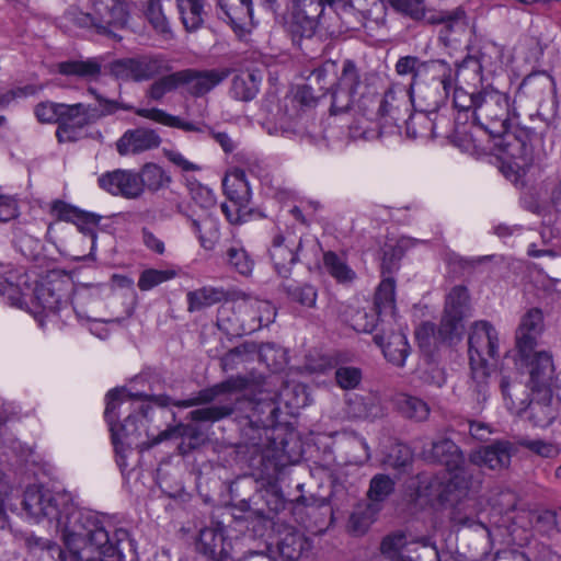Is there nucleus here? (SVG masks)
I'll use <instances>...</instances> for the list:
<instances>
[{
    "instance_id": "58836bf2",
    "label": "nucleus",
    "mask_w": 561,
    "mask_h": 561,
    "mask_svg": "<svg viewBox=\"0 0 561 561\" xmlns=\"http://www.w3.org/2000/svg\"><path fill=\"white\" fill-rule=\"evenodd\" d=\"M408 541L402 533L386 536L380 545V556L376 561H405L402 554Z\"/></svg>"
},
{
    "instance_id": "c756f323",
    "label": "nucleus",
    "mask_w": 561,
    "mask_h": 561,
    "mask_svg": "<svg viewBox=\"0 0 561 561\" xmlns=\"http://www.w3.org/2000/svg\"><path fill=\"white\" fill-rule=\"evenodd\" d=\"M374 341L382 348V353L388 362L398 367L404 366L410 346L407 336L403 333H391L388 336L387 342H383L382 336L375 335Z\"/></svg>"
},
{
    "instance_id": "3c124183",
    "label": "nucleus",
    "mask_w": 561,
    "mask_h": 561,
    "mask_svg": "<svg viewBox=\"0 0 561 561\" xmlns=\"http://www.w3.org/2000/svg\"><path fill=\"white\" fill-rule=\"evenodd\" d=\"M138 421L139 417L137 415H129L121 425L119 431H116L114 427L111 428L113 444L117 454H122L124 451V439H129L133 436H139L137 426Z\"/></svg>"
},
{
    "instance_id": "9b49d317",
    "label": "nucleus",
    "mask_w": 561,
    "mask_h": 561,
    "mask_svg": "<svg viewBox=\"0 0 561 561\" xmlns=\"http://www.w3.org/2000/svg\"><path fill=\"white\" fill-rule=\"evenodd\" d=\"M163 68L164 59L160 56H138L113 61L110 71L117 79L141 82L160 75Z\"/></svg>"
},
{
    "instance_id": "680f3d73",
    "label": "nucleus",
    "mask_w": 561,
    "mask_h": 561,
    "mask_svg": "<svg viewBox=\"0 0 561 561\" xmlns=\"http://www.w3.org/2000/svg\"><path fill=\"white\" fill-rule=\"evenodd\" d=\"M362 378V373L355 367H340L335 371V379L337 385L343 389L355 388Z\"/></svg>"
},
{
    "instance_id": "c9c22d12",
    "label": "nucleus",
    "mask_w": 561,
    "mask_h": 561,
    "mask_svg": "<svg viewBox=\"0 0 561 561\" xmlns=\"http://www.w3.org/2000/svg\"><path fill=\"white\" fill-rule=\"evenodd\" d=\"M187 187L192 203L198 208V214L216 213L217 201L213 190L195 181L188 182Z\"/></svg>"
},
{
    "instance_id": "f704fd0d",
    "label": "nucleus",
    "mask_w": 561,
    "mask_h": 561,
    "mask_svg": "<svg viewBox=\"0 0 561 561\" xmlns=\"http://www.w3.org/2000/svg\"><path fill=\"white\" fill-rule=\"evenodd\" d=\"M137 174L141 183V195L145 188L157 192L167 187L171 182V176L156 163H146Z\"/></svg>"
},
{
    "instance_id": "774afa93",
    "label": "nucleus",
    "mask_w": 561,
    "mask_h": 561,
    "mask_svg": "<svg viewBox=\"0 0 561 561\" xmlns=\"http://www.w3.org/2000/svg\"><path fill=\"white\" fill-rule=\"evenodd\" d=\"M542 313L538 309L529 310L520 320L518 328L540 334L542 331Z\"/></svg>"
},
{
    "instance_id": "052dcab7",
    "label": "nucleus",
    "mask_w": 561,
    "mask_h": 561,
    "mask_svg": "<svg viewBox=\"0 0 561 561\" xmlns=\"http://www.w3.org/2000/svg\"><path fill=\"white\" fill-rule=\"evenodd\" d=\"M99 221L100 217L98 215L79 209L72 224H75L81 232L90 236L94 240L95 228L98 227Z\"/></svg>"
},
{
    "instance_id": "a18cd8bd",
    "label": "nucleus",
    "mask_w": 561,
    "mask_h": 561,
    "mask_svg": "<svg viewBox=\"0 0 561 561\" xmlns=\"http://www.w3.org/2000/svg\"><path fill=\"white\" fill-rule=\"evenodd\" d=\"M463 18L465 12L460 9H456L451 12H442L434 20V22L440 23L443 25L439 32V36L445 43L451 41L450 35L453 33H457L463 28Z\"/></svg>"
},
{
    "instance_id": "69168bd1",
    "label": "nucleus",
    "mask_w": 561,
    "mask_h": 561,
    "mask_svg": "<svg viewBox=\"0 0 561 561\" xmlns=\"http://www.w3.org/2000/svg\"><path fill=\"white\" fill-rule=\"evenodd\" d=\"M79 209L62 201H54L50 204L49 213L53 217L60 221L72 222Z\"/></svg>"
},
{
    "instance_id": "412c9836",
    "label": "nucleus",
    "mask_w": 561,
    "mask_h": 561,
    "mask_svg": "<svg viewBox=\"0 0 561 561\" xmlns=\"http://www.w3.org/2000/svg\"><path fill=\"white\" fill-rule=\"evenodd\" d=\"M196 549L211 561H234L231 543L226 541L225 529L219 524L199 531Z\"/></svg>"
},
{
    "instance_id": "5701e85b",
    "label": "nucleus",
    "mask_w": 561,
    "mask_h": 561,
    "mask_svg": "<svg viewBox=\"0 0 561 561\" xmlns=\"http://www.w3.org/2000/svg\"><path fill=\"white\" fill-rule=\"evenodd\" d=\"M161 138L156 130L145 127L126 130L116 141L119 156H135L158 148Z\"/></svg>"
},
{
    "instance_id": "bb28decb",
    "label": "nucleus",
    "mask_w": 561,
    "mask_h": 561,
    "mask_svg": "<svg viewBox=\"0 0 561 561\" xmlns=\"http://www.w3.org/2000/svg\"><path fill=\"white\" fill-rule=\"evenodd\" d=\"M56 70L62 76L96 81L102 75V62L99 58L71 59L58 62Z\"/></svg>"
},
{
    "instance_id": "4468645a",
    "label": "nucleus",
    "mask_w": 561,
    "mask_h": 561,
    "mask_svg": "<svg viewBox=\"0 0 561 561\" xmlns=\"http://www.w3.org/2000/svg\"><path fill=\"white\" fill-rule=\"evenodd\" d=\"M302 239L294 231H285L275 234L270 249V256L274 268L282 277H287L294 264L298 261V252L301 249Z\"/></svg>"
},
{
    "instance_id": "a878e982",
    "label": "nucleus",
    "mask_w": 561,
    "mask_h": 561,
    "mask_svg": "<svg viewBox=\"0 0 561 561\" xmlns=\"http://www.w3.org/2000/svg\"><path fill=\"white\" fill-rule=\"evenodd\" d=\"M499 137L502 138L500 146L502 147L503 154L515 168L524 170L531 164L534 150L526 139L510 133V130Z\"/></svg>"
},
{
    "instance_id": "13d9d810",
    "label": "nucleus",
    "mask_w": 561,
    "mask_h": 561,
    "mask_svg": "<svg viewBox=\"0 0 561 561\" xmlns=\"http://www.w3.org/2000/svg\"><path fill=\"white\" fill-rule=\"evenodd\" d=\"M540 334H533L531 331H526L522 328L516 330V347L524 358H528L534 354L537 345V340Z\"/></svg>"
},
{
    "instance_id": "f8f14e48",
    "label": "nucleus",
    "mask_w": 561,
    "mask_h": 561,
    "mask_svg": "<svg viewBox=\"0 0 561 561\" xmlns=\"http://www.w3.org/2000/svg\"><path fill=\"white\" fill-rule=\"evenodd\" d=\"M95 108L83 103L64 104L56 137L59 142H73L80 138L81 130L98 119Z\"/></svg>"
},
{
    "instance_id": "9d476101",
    "label": "nucleus",
    "mask_w": 561,
    "mask_h": 561,
    "mask_svg": "<svg viewBox=\"0 0 561 561\" xmlns=\"http://www.w3.org/2000/svg\"><path fill=\"white\" fill-rule=\"evenodd\" d=\"M504 49L502 46L493 43H484L477 56H468L460 64L457 78L467 82L473 80V85L481 83L482 72L490 75L496 73L503 67Z\"/></svg>"
},
{
    "instance_id": "423d86ee",
    "label": "nucleus",
    "mask_w": 561,
    "mask_h": 561,
    "mask_svg": "<svg viewBox=\"0 0 561 561\" xmlns=\"http://www.w3.org/2000/svg\"><path fill=\"white\" fill-rule=\"evenodd\" d=\"M237 309L240 314L248 317L241 324H234L226 316L227 309L221 308L218 316V325L232 335H243L260 330L262 327L272 323L276 316L274 306L267 300L248 297L238 302Z\"/></svg>"
},
{
    "instance_id": "393cba45",
    "label": "nucleus",
    "mask_w": 561,
    "mask_h": 561,
    "mask_svg": "<svg viewBox=\"0 0 561 561\" xmlns=\"http://www.w3.org/2000/svg\"><path fill=\"white\" fill-rule=\"evenodd\" d=\"M512 450L508 442H496L470 454L469 462L479 468L501 470L511 463Z\"/></svg>"
},
{
    "instance_id": "1a4fd4ad",
    "label": "nucleus",
    "mask_w": 561,
    "mask_h": 561,
    "mask_svg": "<svg viewBox=\"0 0 561 561\" xmlns=\"http://www.w3.org/2000/svg\"><path fill=\"white\" fill-rule=\"evenodd\" d=\"M88 92L94 96V99L98 101L101 111L99 112L95 108V114L99 115L98 118L102 116H107L116 113L119 110L123 111H134L136 115L147 118L149 121H152L154 123L168 126V127H174L180 128L186 131H194L198 128L190 122H184L178 116H173L165 111L157 107L151 108H134L129 104L122 103L116 100H110L104 98L102 94H100L96 89L89 88Z\"/></svg>"
},
{
    "instance_id": "20e7f679",
    "label": "nucleus",
    "mask_w": 561,
    "mask_h": 561,
    "mask_svg": "<svg viewBox=\"0 0 561 561\" xmlns=\"http://www.w3.org/2000/svg\"><path fill=\"white\" fill-rule=\"evenodd\" d=\"M131 12V2L126 0H111V3L98 2L93 13H84L78 18V24L92 28L96 34L121 41L118 31L128 26Z\"/></svg>"
},
{
    "instance_id": "dca6fc26",
    "label": "nucleus",
    "mask_w": 561,
    "mask_h": 561,
    "mask_svg": "<svg viewBox=\"0 0 561 561\" xmlns=\"http://www.w3.org/2000/svg\"><path fill=\"white\" fill-rule=\"evenodd\" d=\"M528 388L531 392H552L556 374L552 355L549 352H535L528 358Z\"/></svg>"
},
{
    "instance_id": "bf43d9fd",
    "label": "nucleus",
    "mask_w": 561,
    "mask_h": 561,
    "mask_svg": "<svg viewBox=\"0 0 561 561\" xmlns=\"http://www.w3.org/2000/svg\"><path fill=\"white\" fill-rule=\"evenodd\" d=\"M412 455L410 448L402 444L392 446L385 462L392 468H403L411 462Z\"/></svg>"
},
{
    "instance_id": "cd10ccee",
    "label": "nucleus",
    "mask_w": 561,
    "mask_h": 561,
    "mask_svg": "<svg viewBox=\"0 0 561 561\" xmlns=\"http://www.w3.org/2000/svg\"><path fill=\"white\" fill-rule=\"evenodd\" d=\"M245 387L247 380L244 378L232 377L210 388L201 390L195 398L176 403V405L182 408H190L197 404L209 403L220 394L241 391Z\"/></svg>"
},
{
    "instance_id": "ea45409f",
    "label": "nucleus",
    "mask_w": 561,
    "mask_h": 561,
    "mask_svg": "<svg viewBox=\"0 0 561 561\" xmlns=\"http://www.w3.org/2000/svg\"><path fill=\"white\" fill-rule=\"evenodd\" d=\"M517 445L543 459H554L561 453V447L558 443L541 438L523 437L517 440Z\"/></svg>"
},
{
    "instance_id": "f3484780",
    "label": "nucleus",
    "mask_w": 561,
    "mask_h": 561,
    "mask_svg": "<svg viewBox=\"0 0 561 561\" xmlns=\"http://www.w3.org/2000/svg\"><path fill=\"white\" fill-rule=\"evenodd\" d=\"M179 213L183 214L198 240L199 245L206 251H213L220 241V225L215 214H198L197 209L184 211L181 206Z\"/></svg>"
},
{
    "instance_id": "7ed1b4c3",
    "label": "nucleus",
    "mask_w": 561,
    "mask_h": 561,
    "mask_svg": "<svg viewBox=\"0 0 561 561\" xmlns=\"http://www.w3.org/2000/svg\"><path fill=\"white\" fill-rule=\"evenodd\" d=\"M423 456L446 467L448 478L442 493L446 499L461 497L473 488L474 482L479 483L470 466L466 465L462 451L450 439L433 442L430 449L423 451Z\"/></svg>"
},
{
    "instance_id": "f03ea898",
    "label": "nucleus",
    "mask_w": 561,
    "mask_h": 561,
    "mask_svg": "<svg viewBox=\"0 0 561 561\" xmlns=\"http://www.w3.org/2000/svg\"><path fill=\"white\" fill-rule=\"evenodd\" d=\"M369 80L370 76L363 73L353 60H344L331 88V114L353 112L366 115L374 94Z\"/></svg>"
},
{
    "instance_id": "2f4dec72",
    "label": "nucleus",
    "mask_w": 561,
    "mask_h": 561,
    "mask_svg": "<svg viewBox=\"0 0 561 561\" xmlns=\"http://www.w3.org/2000/svg\"><path fill=\"white\" fill-rule=\"evenodd\" d=\"M227 298L222 288L204 286L186 294L187 311L196 312L217 305Z\"/></svg>"
},
{
    "instance_id": "aec40b11",
    "label": "nucleus",
    "mask_w": 561,
    "mask_h": 561,
    "mask_svg": "<svg viewBox=\"0 0 561 561\" xmlns=\"http://www.w3.org/2000/svg\"><path fill=\"white\" fill-rule=\"evenodd\" d=\"M422 68L438 75L439 83L447 95L453 82V70L446 62L440 60L423 62L415 56H404L400 57L394 66L396 72L399 76H412L410 85L415 84L416 77Z\"/></svg>"
},
{
    "instance_id": "2eb2a0df",
    "label": "nucleus",
    "mask_w": 561,
    "mask_h": 561,
    "mask_svg": "<svg viewBox=\"0 0 561 561\" xmlns=\"http://www.w3.org/2000/svg\"><path fill=\"white\" fill-rule=\"evenodd\" d=\"M68 298L66 296L62 283L60 282H41L36 284L27 306L35 317L49 313H56L65 305Z\"/></svg>"
},
{
    "instance_id": "c03bdc74",
    "label": "nucleus",
    "mask_w": 561,
    "mask_h": 561,
    "mask_svg": "<svg viewBox=\"0 0 561 561\" xmlns=\"http://www.w3.org/2000/svg\"><path fill=\"white\" fill-rule=\"evenodd\" d=\"M185 77L180 71L164 76L156 80L147 90L146 95L154 101H160L167 93L183 87Z\"/></svg>"
},
{
    "instance_id": "6ab92c4d",
    "label": "nucleus",
    "mask_w": 561,
    "mask_h": 561,
    "mask_svg": "<svg viewBox=\"0 0 561 561\" xmlns=\"http://www.w3.org/2000/svg\"><path fill=\"white\" fill-rule=\"evenodd\" d=\"M98 183L101 188L114 196L127 199H136L141 196V183L139 175L125 169H117L102 174Z\"/></svg>"
},
{
    "instance_id": "0eeeda50",
    "label": "nucleus",
    "mask_w": 561,
    "mask_h": 561,
    "mask_svg": "<svg viewBox=\"0 0 561 561\" xmlns=\"http://www.w3.org/2000/svg\"><path fill=\"white\" fill-rule=\"evenodd\" d=\"M468 344L472 375L474 378L484 379L489 374V362L497 355V332L488 321H478L471 327Z\"/></svg>"
},
{
    "instance_id": "4d7b16f0",
    "label": "nucleus",
    "mask_w": 561,
    "mask_h": 561,
    "mask_svg": "<svg viewBox=\"0 0 561 561\" xmlns=\"http://www.w3.org/2000/svg\"><path fill=\"white\" fill-rule=\"evenodd\" d=\"M288 295L293 300L308 308H312L316 306L318 296L317 289L309 284L296 286L294 288H288Z\"/></svg>"
},
{
    "instance_id": "e2e57ef3",
    "label": "nucleus",
    "mask_w": 561,
    "mask_h": 561,
    "mask_svg": "<svg viewBox=\"0 0 561 561\" xmlns=\"http://www.w3.org/2000/svg\"><path fill=\"white\" fill-rule=\"evenodd\" d=\"M294 3L297 12L320 16L323 12L324 5H332L334 0H294Z\"/></svg>"
},
{
    "instance_id": "4c0bfd02",
    "label": "nucleus",
    "mask_w": 561,
    "mask_h": 561,
    "mask_svg": "<svg viewBox=\"0 0 561 561\" xmlns=\"http://www.w3.org/2000/svg\"><path fill=\"white\" fill-rule=\"evenodd\" d=\"M323 265L325 271L337 283H351L355 279V272L346 264V262L334 252H327L323 255Z\"/></svg>"
},
{
    "instance_id": "4be33fe9",
    "label": "nucleus",
    "mask_w": 561,
    "mask_h": 561,
    "mask_svg": "<svg viewBox=\"0 0 561 561\" xmlns=\"http://www.w3.org/2000/svg\"><path fill=\"white\" fill-rule=\"evenodd\" d=\"M0 272L3 273L0 278V302L18 308L27 307V276L4 265H0Z\"/></svg>"
},
{
    "instance_id": "39448f33",
    "label": "nucleus",
    "mask_w": 561,
    "mask_h": 561,
    "mask_svg": "<svg viewBox=\"0 0 561 561\" xmlns=\"http://www.w3.org/2000/svg\"><path fill=\"white\" fill-rule=\"evenodd\" d=\"M476 107V122L491 136H503L511 129L510 99L493 88L480 91Z\"/></svg>"
},
{
    "instance_id": "603ef678",
    "label": "nucleus",
    "mask_w": 561,
    "mask_h": 561,
    "mask_svg": "<svg viewBox=\"0 0 561 561\" xmlns=\"http://www.w3.org/2000/svg\"><path fill=\"white\" fill-rule=\"evenodd\" d=\"M318 16L311 14H301L296 12L295 22L291 24V34L294 41L311 38L318 26Z\"/></svg>"
},
{
    "instance_id": "09e8293b",
    "label": "nucleus",
    "mask_w": 561,
    "mask_h": 561,
    "mask_svg": "<svg viewBox=\"0 0 561 561\" xmlns=\"http://www.w3.org/2000/svg\"><path fill=\"white\" fill-rule=\"evenodd\" d=\"M394 490L393 480L386 474H376L369 483L367 496L371 502L385 501Z\"/></svg>"
},
{
    "instance_id": "e433bc0d",
    "label": "nucleus",
    "mask_w": 561,
    "mask_h": 561,
    "mask_svg": "<svg viewBox=\"0 0 561 561\" xmlns=\"http://www.w3.org/2000/svg\"><path fill=\"white\" fill-rule=\"evenodd\" d=\"M397 407L403 416L416 422L427 420L431 411L425 401L408 394H401L398 397Z\"/></svg>"
},
{
    "instance_id": "ddd939ff",
    "label": "nucleus",
    "mask_w": 561,
    "mask_h": 561,
    "mask_svg": "<svg viewBox=\"0 0 561 561\" xmlns=\"http://www.w3.org/2000/svg\"><path fill=\"white\" fill-rule=\"evenodd\" d=\"M468 307L469 295L467 288L461 285L451 288L446 296L444 314L438 328V334L443 340H449L458 333Z\"/></svg>"
},
{
    "instance_id": "338daca9",
    "label": "nucleus",
    "mask_w": 561,
    "mask_h": 561,
    "mask_svg": "<svg viewBox=\"0 0 561 561\" xmlns=\"http://www.w3.org/2000/svg\"><path fill=\"white\" fill-rule=\"evenodd\" d=\"M165 158L183 172L199 171L201 167L184 157L181 152L172 149H164Z\"/></svg>"
},
{
    "instance_id": "864d4df0",
    "label": "nucleus",
    "mask_w": 561,
    "mask_h": 561,
    "mask_svg": "<svg viewBox=\"0 0 561 561\" xmlns=\"http://www.w3.org/2000/svg\"><path fill=\"white\" fill-rule=\"evenodd\" d=\"M145 15L157 32L162 34L170 32L168 20L162 10L161 0H148Z\"/></svg>"
},
{
    "instance_id": "79ce46f5",
    "label": "nucleus",
    "mask_w": 561,
    "mask_h": 561,
    "mask_svg": "<svg viewBox=\"0 0 561 561\" xmlns=\"http://www.w3.org/2000/svg\"><path fill=\"white\" fill-rule=\"evenodd\" d=\"M459 85L455 88L454 91V104L457 108L461 111L473 110V115L476 114V107L478 105V99H480V92H476L473 88V80L468 79L467 82L460 81L458 79Z\"/></svg>"
},
{
    "instance_id": "6e6d98bb",
    "label": "nucleus",
    "mask_w": 561,
    "mask_h": 561,
    "mask_svg": "<svg viewBox=\"0 0 561 561\" xmlns=\"http://www.w3.org/2000/svg\"><path fill=\"white\" fill-rule=\"evenodd\" d=\"M62 103L44 101L35 105L34 115L41 124L58 123Z\"/></svg>"
},
{
    "instance_id": "37998d69",
    "label": "nucleus",
    "mask_w": 561,
    "mask_h": 561,
    "mask_svg": "<svg viewBox=\"0 0 561 561\" xmlns=\"http://www.w3.org/2000/svg\"><path fill=\"white\" fill-rule=\"evenodd\" d=\"M236 100L250 101L259 92V81L253 73H242L233 78L230 89Z\"/></svg>"
},
{
    "instance_id": "f257e3e1",
    "label": "nucleus",
    "mask_w": 561,
    "mask_h": 561,
    "mask_svg": "<svg viewBox=\"0 0 561 561\" xmlns=\"http://www.w3.org/2000/svg\"><path fill=\"white\" fill-rule=\"evenodd\" d=\"M23 508L30 519H47L61 534L65 549L59 550L60 561H119L104 522L93 512L79 508L69 492L28 486Z\"/></svg>"
},
{
    "instance_id": "a19ab883",
    "label": "nucleus",
    "mask_w": 561,
    "mask_h": 561,
    "mask_svg": "<svg viewBox=\"0 0 561 561\" xmlns=\"http://www.w3.org/2000/svg\"><path fill=\"white\" fill-rule=\"evenodd\" d=\"M375 307L378 313L390 312L396 310V284L391 277H385L375 295Z\"/></svg>"
},
{
    "instance_id": "6e6552de",
    "label": "nucleus",
    "mask_w": 561,
    "mask_h": 561,
    "mask_svg": "<svg viewBox=\"0 0 561 561\" xmlns=\"http://www.w3.org/2000/svg\"><path fill=\"white\" fill-rule=\"evenodd\" d=\"M413 84L392 83L379 100L376 118L382 126L399 127L412 116Z\"/></svg>"
},
{
    "instance_id": "de8ad7c7",
    "label": "nucleus",
    "mask_w": 561,
    "mask_h": 561,
    "mask_svg": "<svg viewBox=\"0 0 561 561\" xmlns=\"http://www.w3.org/2000/svg\"><path fill=\"white\" fill-rule=\"evenodd\" d=\"M227 262L243 276L251 275L254 267V261L243 248L230 247L227 250Z\"/></svg>"
},
{
    "instance_id": "72a5a7b5",
    "label": "nucleus",
    "mask_w": 561,
    "mask_h": 561,
    "mask_svg": "<svg viewBox=\"0 0 561 561\" xmlns=\"http://www.w3.org/2000/svg\"><path fill=\"white\" fill-rule=\"evenodd\" d=\"M176 5L186 31L193 32L203 25L205 0H176Z\"/></svg>"
},
{
    "instance_id": "473e14b6",
    "label": "nucleus",
    "mask_w": 561,
    "mask_h": 561,
    "mask_svg": "<svg viewBox=\"0 0 561 561\" xmlns=\"http://www.w3.org/2000/svg\"><path fill=\"white\" fill-rule=\"evenodd\" d=\"M501 390L505 404L512 413L520 415L527 411L529 400L522 382L503 377L501 380Z\"/></svg>"
},
{
    "instance_id": "5fc2aeb1",
    "label": "nucleus",
    "mask_w": 561,
    "mask_h": 561,
    "mask_svg": "<svg viewBox=\"0 0 561 561\" xmlns=\"http://www.w3.org/2000/svg\"><path fill=\"white\" fill-rule=\"evenodd\" d=\"M305 545L306 540L301 535L288 534L282 539L279 543V551L284 558L288 560H297L300 558Z\"/></svg>"
},
{
    "instance_id": "a211bd4d",
    "label": "nucleus",
    "mask_w": 561,
    "mask_h": 561,
    "mask_svg": "<svg viewBox=\"0 0 561 561\" xmlns=\"http://www.w3.org/2000/svg\"><path fill=\"white\" fill-rule=\"evenodd\" d=\"M561 399L552 392H531L527 405V420L534 427L547 428L559 416Z\"/></svg>"
},
{
    "instance_id": "0e129e2a",
    "label": "nucleus",
    "mask_w": 561,
    "mask_h": 561,
    "mask_svg": "<svg viewBox=\"0 0 561 561\" xmlns=\"http://www.w3.org/2000/svg\"><path fill=\"white\" fill-rule=\"evenodd\" d=\"M377 320L375 313L359 310L352 317V327L357 332L370 333L376 328Z\"/></svg>"
},
{
    "instance_id": "7c9ffc66",
    "label": "nucleus",
    "mask_w": 561,
    "mask_h": 561,
    "mask_svg": "<svg viewBox=\"0 0 561 561\" xmlns=\"http://www.w3.org/2000/svg\"><path fill=\"white\" fill-rule=\"evenodd\" d=\"M222 186L230 202L244 206L249 205L251 188L243 170L234 169L229 172L222 181Z\"/></svg>"
},
{
    "instance_id": "c85d7f7f",
    "label": "nucleus",
    "mask_w": 561,
    "mask_h": 561,
    "mask_svg": "<svg viewBox=\"0 0 561 561\" xmlns=\"http://www.w3.org/2000/svg\"><path fill=\"white\" fill-rule=\"evenodd\" d=\"M219 7L236 31H248L254 24L251 0H219Z\"/></svg>"
},
{
    "instance_id": "49530a36",
    "label": "nucleus",
    "mask_w": 561,
    "mask_h": 561,
    "mask_svg": "<svg viewBox=\"0 0 561 561\" xmlns=\"http://www.w3.org/2000/svg\"><path fill=\"white\" fill-rule=\"evenodd\" d=\"M234 411L232 404L210 405L190 412V417L195 422H217L229 415Z\"/></svg>"
},
{
    "instance_id": "8fccbe9b",
    "label": "nucleus",
    "mask_w": 561,
    "mask_h": 561,
    "mask_svg": "<svg viewBox=\"0 0 561 561\" xmlns=\"http://www.w3.org/2000/svg\"><path fill=\"white\" fill-rule=\"evenodd\" d=\"M176 273L173 270L148 268L140 274L137 285L141 291H147L164 282L173 279Z\"/></svg>"
},
{
    "instance_id": "b1692460",
    "label": "nucleus",
    "mask_w": 561,
    "mask_h": 561,
    "mask_svg": "<svg viewBox=\"0 0 561 561\" xmlns=\"http://www.w3.org/2000/svg\"><path fill=\"white\" fill-rule=\"evenodd\" d=\"M181 73L185 77L183 79V87L194 96H202L221 83L230 73L229 69H209V70H195L184 69Z\"/></svg>"
}]
</instances>
